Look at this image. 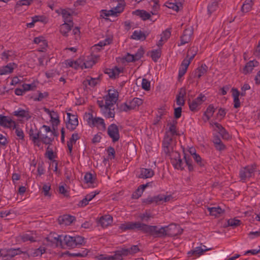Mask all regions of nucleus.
Wrapping results in <instances>:
<instances>
[{"mask_svg":"<svg viewBox=\"0 0 260 260\" xmlns=\"http://www.w3.org/2000/svg\"><path fill=\"white\" fill-rule=\"evenodd\" d=\"M122 231L127 230H138L148 234L159 232L157 226L149 225L140 222H126L121 223L119 227Z\"/></svg>","mask_w":260,"mask_h":260,"instance_id":"f257e3e1","label":"nucleus"},{"mask_svg":"<svg viewBox=\"0 0 260 260\" xmlns=\"http://www.w3.org/2000/svg\"><path fill=\"white\" fill-rule=\"evenodd\" d=\"M84 119L91 127H96L101 131H105L106 129V124L104 119L101 117L94 116L92 113H85Z\"/></svg>","mask_w":260,"mask_h":260,"instance_id":"f03ea898","label":"nucleus"},{"mask_svg":"<svg viewBox=\"0 0 260 260\" xmlns=\"http://www.w3.org/2000/svg\"><path fill=\"white\" fill-rule=\"evenodd\" d=\"M157 231L160 232H157L155 234H150L152 236L155 237H162L166 236V235H169L171 236H175L182 232V230L180 226L176 224H172L168 226L161 227L160 228L157 227Z\"/></svg>","mask_w":260,"mask_h":260,"instance_id":"7ed1b4c3","label":"nucleus"},{"mask_svg":"<svg viewBox=\"0 0 260 260\" xmlns=\"http://www.w3.org/2000/svg\"><path fill=\"white\" fill-rule=\"evenodd\" d=\"M175 147V143L171 137H168V135H165L162 144V152L167 156H169L172 154L173 152H176L174 150Z\"/></svg>","mask_w":260,"mask_h":260,"instance_id":"20e7f679","label":"nucleus"},{"mask_svg":"<svg viewBox=\"0 0 260 260\" xmlns=\"http://www.w3.org/2000/svg\"><path fill=\"white\" fill-rule=\"evenodd\" d=\"M143 101L142 99L135 98L133 100L126 102L122 105L123 111H127L131 110H138L140 106L142 105Z\"/></svg>","mask_w":260,"mask_h":260,"instance_id":"39448f33","label":"nucleus"},{"mask_svg":"<svg viewBox=\"0 0 260 260\" xmlns=\"http://www.w3.org/2000/svg\"><path fill=\"white\" fill-rule=\"evenodd\" d=\"M191 50L194 51L195 53L191 55L189 59L185 58L183 60L179 70L178 76L179 77H182L185 74L187 68L190 63V60L194 57V55H196L197 49L196 48H192L190 50L188 51L187 57H188L190 55L189 54Z\"/></svg>","mask_w":260,"mask_h":260,"instance_id":"423d86ee","label":"nucleus"},{"mask_svg":"<svg viewBox=\"0 0 260 260\" xmlns=\"http://www.w3.org/2000/svg\"><path fill=\"white\" fill-rule=\"evenodd\" d=\"M118 92L114 88L108 90V94L105 96L106 106H113L118 100Z\"/></svg>","mask_w":260,"mask_h":260,"instance_id":"0eeeda50","label":"nucleus"},{"mask_svg":"<svg viewBox=\"0 0 260 260\" xmlns=\"http://www.w3.org/2000/svg\"><path fill=\"white\" fill-rule=\"evenodd\" d=\"M14 116L20 118L21 120L27 121L30 119L32 116V114L30 112L28 108H18L13 112Z\"/></svg>","mask_w":260,"mask_h":260,"instance_id":"6e6552de","label":"nucleus"},{"mask_svg":"<svg viewBox=\"0 0 260 260\" xmlns=\"http://www.w3.org/2000/svg\"><path fill=\"white\" fill-rule=\"evenodd\" d=\"M99 55L91 54L82 59V69H88L91 68L97 62L99 58Z\"/></svg>","mask_w":260,"mask_h":260,"instance_id":"1a4fd4ad","label":"nucleus"},{"mask_svg":"<svg viewBox=\"0 0 260 260\" xmlns=\"http://www.w3.org/2000/svg\"><path fill=\"white\" fill-rule=\"evenodd\" d=\"M46 240L52 246H63L62 235L51 233L46 237Z\"/></svg>","mask_w":260,"mask_h":260,"instance_id":"9d476101","label":"nucleus"},{"mask_svg":"<svg viewBox=\"0 0 260 260\" xmlns=\"http://www.w3.org/2000/svg\"><path fill=\"white\" fill-rule=\"evenodd\" d=\"M256 169L255 166H247L243 168L240 172V177L243 181H245L254 175Z\"/></svg>","mask_w":260,"mask_h":260,"instance_id":"9b49d317","label":"nucleus"},{"mask_svg":"<svg viewBox=\"0 0 260 260\" xmlns=\"http://www.w3.org/2000/svg\"><path fill=\"white\" fill-rule=\"evenodd\" d=\"M0 126L14 129L16 128V122L10 117L0 114Z\"/></svg>","mask_w":260,"mask_h":260,"instance_id":"f8f14e48","label":"nucleus"},{"mask_svg":"<svg viewBox=\"0 0 260 260\" xmlns=\"http://www.w3.org/2000/svg\"><path fill=\"white\" fill-rule=\"evenodd\" d=\"M67 127L68 129L71 131H73L76 128L77 126L78 125V120L77 116L74 114H72L70 113H67Z\"/></svg>","mask_w":260,"mask_h":260,"instance_id":"ddd939ff","label":"nucleus"},{"mask_svg":"<svg viewBox=\"0 0 260 260\" xmlns=\"http://www.w3.org/2000/svg\"><path fill=\"white\" fill-rule=\"evenodd\" d=\"M28 134L30 139L32 141L34 144L40 146V132L35 125L30 126L28 131Z\"/></svg>","mask_w":260,"mask_h":260,"instance_id":"4468645a","label":"nucleus"},{"mask_svg":"<svg viewBox=\"0 0 260 260\" xmlns=\"http://www.w3.org/2000/svg\"><path fill=\"white\" fill-rule=\"evenodd\" d=\"M206 100L205 95L200 94L199 96L191 101L189 102V109L192 111H197L199 110L200 105Z\"/></svg>","mask_w":260,"mask_h":260,"instance_id":"2eb2a0df","label":"nucleus"},{"mask_svg":"<svg viewBox=\"0 0 260 260\" xmlns=\"http://www.w3.org/2000/svg\"><path fill=\"white\" fill-rule=\"evenodd\" d=\"M108 134L113 142L118 141L120 138L118 126L115 124H110L108 127Z\"/></svg>","mask_w":260,"mask_h":260,"instance_id":"dca6fc26","label":"nucleus"},{"mask_svg":"<svg viewBox=\"0 0 260 260\" xmlns=\"http://www.w3.org/2000/svg\"><path fill=\"white\" fill-rule=\"evenodd\" d=\"M183 0H170L166 2L165 6L175 11L178 12L183 8Z\"/></svg>","mask_w":260,"mask_h":260,"instance_id":"f3484780","label":"nucleus"},{"mask_svg":"<svg viewBox=\"0 0 260 260\" xmlns=\"http://www.w3.org/2000/svg\"><path fill=\"white\" fill-rule=\"evenodd\" d=\"M171 160V162L175 168L182 169L183 168V161L180 158V154L176 151L169 156Z\"/></svg>","mask_w":260,"mask_h":260,"instance_id":"a211bd4d","label":"nucleus"},{"mask_svg":"<svg viewBox=\"0 0 260 260\" xmlns=\"http://www.w3.org/2000/svg\"><path fill=\"white\" fill-rule=\"evenodd\" d=\"M43 110L50 117V122L53 126H57L59 124V117L56 111L51 110L46 108H44Z\"/></svg>","mask_w":260,"mask_h":260,"instance_id":"6ab92c4d","label":"nucleus"},{"mask_svg":"<svg viewBox=\"0 0 260 260\" xmlns=\"http://www.w3.org/2000/svg\"><path fill=\"white\" fill-rule=\"evenodd\" d=\"M192 34L193 28L192 27L190 26L186 28L181 37L180 43L178 46L183 45L189 42L191 39Z\"/></svg>","mask_w":260,"mask_h":260,"instance_id":"aec40b11","label":"nucleus"},{"mask_svg":"<svg viewBox=\"0 0 260 260\" xmlns=\"http://www.w3.org/2000/svg\"><path fill=\"white\" fill-rule=\"evenodd\" d=\"M144 53V51L143 49L142 48H140L138 49L137 52L135 54L127 53L124 56V59L127 62L136 61L141 58Z\"/></svg>","mask_w":260,"mask_h":260,"instance_id":"412c9836","label":"nucleus"},{"mask_svg":"<svg viewBox=\"0 0 260 260\" xmlns=\"http://www.w3.org/2000/svg\"><path fill=\"white\" fill-rule=\"evenodd\" d=\"M177 122L176 120H173L168 123V128L166 130L165 135H168V137H172L175 135H178L177 130L176 128Z\"/></svg>","mask_w":260,"mask_h":260,"instance_id":"4be33fe9","label":"nucleus"},{"mask_svg":"<svg viewBox=\"0 0 260 260\" xmlns=\"http://www.w3.org/2000/svg\"><path fill=\"white\" fill-rule=\"evenodd\" d=\"M210 249V248H207L205 245H201L196 247L193 250L188 251V254L190 256H194L195 257H199L202 255L204 252Z\"/></svg>","mask_w":260,"mask_h":260,"instance_id":"5701e85b","label":"nucleus"},{"mask_svg":"<svg viewBox=\"0 0 260 260\" xmlns=\"http://www.w3.org/2000/svg\"><path fill=\"white\" fill-rule=\"evenodd\" d=\"M171 34V30L167 29L160 35V39L156 43V45L158 47H161L167 41L170 37Z\"/></svg>","mask_w":260,"mask_h":260,"instance_id":"b1692460","label":"nucleus"},{"mask_svg":"<svg viewBox=\"0 0 260 260\" xmlns=\"http://www.w3.org/2000/svg\"><path fill=\"white\" fill-rule=\"evenodd\" d=\"M65 65L68 67H71L75 69H82V58H79L76 60L68 59L64 61Z\"/></svg>","mask_w":260,"mask_h":260,"instance_id":"393cba45","label":"nucleus"},{"mask_svg":"<svg viewBox=\"0 0 260 260\" xmlns=\"http://www.w3.org/2000/svg\"><path fill=\"white\" fill-rule=\"evenodd\" d=\"M125 6V3L123 0L118 1L117 5L111 9L113 11L112 13L114 16H117L122 13L124 10Z\"/></svg>","mask_w":260,"mask_h":260,"instance_id":"a878e982","label":"nucleus"},{"mask_svg":"<svg viewBox=\"0 0 260 260\" xmlns=\"http://www.w3.org/2000/svg\"><path fill=\"white\" fill-rule=\"evenodd\" d=\"M112 221L113 218L111 215H105L100 218L99 224L103 228H107L112 223Z\"/></svg>","mask_w":260,"mask_h":260,"instance_id":"bb28decb","label":"nucleus"},{"mask_svg":"<svg viewBox=\"0 0 260 260\" xmlns=\"http://www.w3.org/2000/svg\"><path fill=\"white\" fill-rule=\"evenodd\" d=\"M17 66L14 63H9L0 68V75H7L11 73Z\"/></svg>","mask_w":260,"mask_h":260,"instance_id":"cd10ccee","label":"nucleus"},{"mask_svg":"<svg viewBox=\"0 0 260 260\" xmlns=\"http://www.w3.org/2000/svg\"><path fill=\"white\" fill-rule=\"evenodd\" d=\"M45 252V249L44 247H40L37 249H32L27 251V257H38L41 256L43 253Z\"/></svg>","mask_w":260,"mask_h":260,"instance_id":"c85d7f7f","label":"nucleus"},{"mask_svg":"<svg viewBox=\"0 0 260 260\" xmlns=\"http://www.w3.org/2000/svg\"><path fill=\"white\" fill-rule=\"evenodd\" d=\"M100 82V78L99 77L92 78L90 76H87L83 81V84L87 87L88 85L91 87H94Z\"/></svg>","mask_w":260,"mask_h":260,"instance_id":"c756f323","label":"nucleus"},{"mask_svg":"<svg viewBox=\"0 0 260 260\" xmlns=\"http://www.w3.org/2000/svg\"><path fill=\"white\" fill-rule=\"evenodd\" d=\"M258 65V62L255 60L249 61L245 66L243 69V73L245 74L251 73L253 70L254 67H257Z\"/></svg>","mask_w":260,"mask_h":260,"instance_id":"7c9ffc66","label":"nucleus"},{"mask_svg":"<svg viewBox=\"0 0 260 260\" xmlns=\"http://www.w3.org/2000/svg\"><path fill=\"white\" fill-rule=\"evenodd\" d=\"M75 218L73 216L69 215H64L60 217L58 219V222L60 224L68 225H70L74 220Z\"/></svg>","mask_w":260,"mask_h":260,"instance_id":"2f4dec72","label":"nucleus"},{"mask_svg":"<svg viewBox=\"0 0 260 260\" xmlns=\"http://www.w3.org/2000/svg\"><path fill=\"white\" fill-rule=\"evenodd\" d=\"M122 71V69L115 67L112 69H107L105 73L107 74L110 78H116L118 76Z\"/></svg>","mask_w":260,"mask_h":260,"instance_id":"473e14b6","label":"nucleus"},{"mask_svg":"<svg viewBox=\"0 0 260 260\" xmlns=\"http://www.w3.org/2000/svg\"><path fill=\"white\" fill-rule=\"evenodd\" d=\"M73 25V23L64 22L60 26V32L62 35L67 36L68 34L70 31Z\"/></svg>","mask_w":260,"mask_h":260,"instance_id":"72a5a7b5","label":"nucleus"},{"mask_svg":"<svg viewBox=\"0 0 260 260\" xmlns=\"http://www.w3.org/2000/svg\"><path fill=\"white\" fill-rule=\"evenodd\" d=\"M134 14L140 17L142 20H146L149 19L151 17V13H148L143 10H137L133 12Z\"/></svg>","mask_w":260,"mask_h":260,"instance_id":"f704fd0d","label":"nucleus"},{"mask_svg":"<svg viewBox=\"0 0 260 260\" xmlns=\"http://www.w3.org/2000/svg\"><path fill=\"white\" fill-rule=\"evenodd\" d=\"M154 175V172L151 169L142 168L140 170L139 177L142 178H151Z\"/></svg>","mask_w":260,"mask_h":260,"instance_id":"c9c22d12","label":"nucleus"},{"mask_svg":"<svg viewBox=\"0 0 260 260\" xmlns=\"http://www.w3.org/2000/svg\"><path fill=\"white\" fill-rule=\"evenodd\" d=\"M74 236L70 235H62L63 246L67 245L68 247H74Z\"/></svg>","mask_w":260,"mask_h":260,"instance_id":"e433bc0d","label":"nucleus"},{"mask_svg":"<svg viewBox=\"0 0 260 260\" xmlns=\"http://www.w3.org/2000/svg\"><path fill=\"white\" fill-rule=\"evenodd\" d=\"M112 106H102V113L107 118H113L114 117V113L112 110Z\"/></svg>","mask_w":260,"mask_h":260,"instance_id":"4c0bfd02","label":"nucleus"},{"mask_svg":"<svg viewBox=\"0 0 260 260\" xmlns=\"http://www.w3.org/2000/svg\"><path fill=\"white\" fill-rule=\"evenodd\" d=\"M240 93L237 89H232V96L234 99V106L235 108H238L240 106V102L239 100Z\"/></svg>","mask_w":260,"mask_h":260,"instance_id":"58836bf2","label":"nucleus"},{"mask_svg":"<svg viewBox=\"0 0 260 260\" xmlns=\"http://www.w3.org/2000/svg\"><path fill=\"white\" fill-rule=\"evenodd\" d=\"M111 39L110 38H107L105 39L104 41H100L98 44L94 45L92 47V50L93 51L100 50L101 48L105 45H108L111 43Z\"/></svg>","mask_w":260,"mask_h":260,"instance_id":"ea45409f","label":"nucleus"},{"mask_svg":"<svg viewBox=\"0 0 260 260\" xmlns=\"http://www.w3.org/2000/svg\"><path fill=\"white\" fill-rule=\"evenodd\" d=\"M210 214L215 217H218L224 212V210L219 207L208 208Z\"/></svg>","mask_w":260,"mask_h":260,"instance_id":"a19ab883","label":"nucleus"},{"mask_svg":"<svg viewBox=\"0 0 260 260\" xmlns=\"http://www.w3.org/2000/svg\"><path fill=\"white\" fill-rule=\"evenodd\" d=\"M6 252L7 253H5L6 250L5 249L1 250H0V254H1V255L9 256L12 257L20 253V250H19V249H10L7 250Z\"/></svg>","mask_w":260,"mask_h":260,"instance_id":"79ce46f5","label":"nucleus"},{"mask_svg":"<svg viewBox=\"0 0 260 260\" xmlns=\"http://www.w3.org/2000/svg\"><path fill=\"white\" fill-rule=\"evenodd\" d=\"M215 109L214 106L212 105H209L204 113V120L205 121L209 120L213 115Z\"/></svg>","mask_w":260,"mask_h":260,"instance_id":"37998d69","label":"nucleus"},{"mask_svg":"<svg viewBox=\"0 0 260 260\" xmlns=\"http://www.w3.org/2000/svg\"><path fill=\"white\" fill-rule=\"evenodd\" d=\"M31 4V0H19L16 3L14 7L15 11H19L21 10V7L28 6Z\"/></svg>","mask_w":260,"mask_h":260,"instance_id":"c03bdc74","label":"nucleus"},{"mask_svg":"<svg viewBox=\"0 0 260 260\" xmlns=\"http://www.w3.org/2000/svg\"><path fill=\"white\" fill-rule=\"evenodd\" d=\"M20 238L23 242H32L36 240V235L31 232L20 236Z\"/></svg>","mask_w":260,"mask_h":260,"instance_id":"a18cd8bd","label":"nucleus"},{"mask_svg":"<svg viewBox=\"0 0 260 260\" xmlns=\"http://www.w3.org/2000/svg\"><path fill=\"white\" fill-rule=\"evenodd\" d=\"M148 186V183H146L145 184H142L140 185L138 189L134 192L133 194V197L134 198L138 199L140 197L145 188L147 186Z\"/></svg>","mask_w":260,"mask_h":260,"instance_id":"49530a36","label":"nucleus"},{"mask_svg":"<svg viewBox=\"0 0 260 260\" xmlns=\"http://www.w3.org/2000/svg\"><path fill=\"white\" fill-rule=\"evenodd\" d=\"M133 39L136 40H144L146 39V36L141 30H135L131 36Z\"/></svg>","mask_w":260,"mask_h":260,"instance_id":"de8ad7c7","label":"nucleus"},{"mask_svg":"<svg viewBox=\"0 0 260 260\" xmlns=\"http://www.w3.org/2000/svg\"><path fill=\"white\" fill-rule=\"evenodd\" d=\"M207 66L204 64L199 67L195 71V76L198 78H201L205 75L207 72Z\"/></svg>","mask_w":260,"mask_h":260,"instance_id":"09e8293b","label":"nucleus"},{"mask_svg":"<svg viewBox=\"0 0 260 260\" xmlns=\"http://www.w3.org/2000/svg\"><path fill=\"white\" fill-rule=\"evenodd\" d=\"M61 15L64 22L73 23L71 12L69 10L66 9L62 10Z\"/></svg>","mask_w":260,"mask_h":260,"instance_id":"8fccbe9b","label":"nucleus"},{"mask_svg":"<svg viewBox=\"0 0 260 260\" xmlns=\"http://www.w3.org/2000/svg\"><path fill=\"white\" fill-rule=\"evenodd\" d=\"M185 94V90L184 89H181L179 94L177 96L176 103L178 106H179V107H181L184 104V96Z\"/></svg>","mask_w":260,"mask_h":260,"instance_id":"3c124183","label":"nucleus"},{"mask_svg":"<svg viewBox=\"0 0 260 260\" xmlns=\"http://www.w3.org/2000/svg\"><path fill=\"white\" fill-rule=\"evenodd\" d=\"M253 4L252 0H246L242 5V11L245 13L250 11L252 9Z\"/></svg>","mask_w":260,"mask_h":260,"instance_id":"603ef678","label":"nucleus"},{"mask_svg":"<svg viewBox=\"0 0 260 260\" xmlns=\"http://www.w3.org/2000/svg\"><path fill=\"white\" fill-rule=\"evenodd\" d=\"M161 51L160 47L158 49L153 50L150 52L151 57L154 61H157L161 56Z\"/></svg>","mask_w":260,"mask_h":260,"instance_id":"864d4df0","label":"nucleus"},{"mask_svg":"<svg viewBox=\"0 0 260 260\" xmlns=\"http://www.w3.org/2000/svg\"><path fill=\"white\" fill-rule=\"evenodd\" d=\"M89 250L87 249H82L77 252H73L70 254V255L73 257H83L87 255Z\"/></svg>","mask_w":260,"mask_h":260,"instance_id":"5fc2aeb1","label":"nucleus"},{"mask_svg":"<svg viewBox=\"0 0 260 260\" xmlns=\"http://www.w3.org/2000/svg\"><path fill=\"white\" fill-rule=\"evenodd\" d=\"M218 2L217 0H213L208 6V11L210 14L215 12L218 8Z\"/></svg>","mask_w":260,"mask_h":260,"instance_id":"6e6d98bb","label":"nucleus"},{"mask_svg":"<svg viewBox=\"0 0 260 260\" xmlns=\"http://www.w3.org/2000/svg\"><path fill=\"white\" fill-rule=\"evenodd\" d=\"M84 179L85 182L89 186H90L93 184L95 178L92 174L87 173L84 175Z\"/></svg>","mask_w":260,"mask_h":260,"instance_id":"4d7b16f0","label":"nucleus"},{"mask_svg":"<svg viewBox=\"0 0 260 260\" xmlns=\"http://www.w3.org/2000/svg\"><path fill=\"white\" fill-rule=\"evenodd\" d=\"M13 55L14 53L12 51L8 50L4 51L2 54V59L5 61H7L9 60L12 59L13 57Z\"/></svg>","mask_w":260,"mask_h":260,"instance_id":"13d9d810","label":"nucleus"},{"mask_svg":"<svg viewBox=\"0 0 260 260\" xmlns=\"http://www.w3.org/2000/svg\"><path fill=\"white\" fill-rule=\"evenodd\" d=\"M39 139L40 143L42 142L43 143L46 144H49L52 141V139L46 134L40 135Z\"/></svg>","mask_w":260,"mask_h":260,"instance_id":"bf43d9fd","label":"nucleus"},{"mask_svg":"<svg viewBox=\"0 0 260 260\" xmlns=\"http://www.w3.org/2000/svg\"><path fill=\"white\" fill-rule=\"evenodd\" d=\"M111 10H102L100 11V17L104 19H107L109 16H114Z\"/></svg>","mask_w":260,"mask_h":260,"instance_id":"052dcab7","label":"nucleus"},{"mask_svg":"<svg viewBox=\"0 0 260 260\" xmlns=\"http://www.w3.org/2000/svg\"><path fill=\"white\" fill-rule=\"evenodd\" d=\"M139 217L141 221L145 222H148L151 218L153 217L152 214L148 212L140 214Z\"/></svg>","mask_w":260,"mask_h":260,"instance_id":"680f3d73","label":"nucleus"},{"mask_svg":"<svg viewBox=\"0 0 260 260\" xmlns=\"http://www.w3.org/2000/svg\"><path fill=\"white\" fill-rule=\"evenodd\" d=\"M153 5L152 6V10L151 11V14L152 15H156L158 14V11L160 9V6L158 4V0H152Z\"/></svg>","mask_w":260,"mask_h":260,"instance_id":"e2e57ef3","label":"nucleus"},{"mask_svg":"<svg viewBox=\"0 0 260 260\" xmlns=\"http://www.w3.org/2000/svg\"><path fill=\"white\" fill-rule=\"evenodd\" d=\"M210 124L214 131L218 133L221 131V129H222V128H223L220 124L216 122L211 121L210 122Z\"/></svg>","mask_w":260,"mask_h":260,"instance_id":"0e129e2a","label":"nucleus"},{"mask_svg":"<svg viewBox=\"0 0 260 260\" xmlns=\"http://www.w3.org/2000/svg\"><path fill=\"white\" fill-rule=\"evenodd\" d=\"M130 254L129 248H124L117 251L114 255H118L121 258L120 260H122L123 256L127 255Z\"/></svg>","mask_w":260,"mask_h":260,"instance_id":"69168bd1","label":"nucleus"},{"mask_svg":"<svg viewBox=\"0 0 260 260\" xmlns=\"http://www.w3.org/2000/svg\"><path fill=\"white\" fill-rule=\"evenodd\" d=\"M141 86L142 89L148 91L150 89V82L148 80L143 78L142 80Z\"/></svg>","mask_w":260,"mask_h":260,"instance_id":"338daca9","label":"nucleus"},{"mask_svg":"<svg viewBox=\"0 0 260 260\" xmlns=\"http://www.w3.org/2000/svg\"><path fill=\"white\" fill-rule=\"evenodd\" d=\"M74 247L77 245H82L85 243V239L82 237L78 236H74Z\"/></svg>","mask_w":260,"mask_h":260,"instance_id":"774afa93","label":"nucleus"}]
</instances>
